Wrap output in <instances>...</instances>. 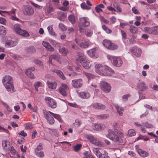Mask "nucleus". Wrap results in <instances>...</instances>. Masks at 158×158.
Instances as JSON below:
<instances>
[{
	"label": "nucleus",
	"instance_id": "1",
	"mask_svg": "<svg viewBox=\"0 0 158 158\" xmlns=\"http://www.w3.org/2000/svg\"><path fill=\"white\" fill-rule=\"evenodd\" d=\"M96 72L102 76H110L114 71L109 67L101 64H96L95 66Z\"/></svg>",
	"mask_w": 158,
	"mask_h": 158
},
{
	"label": "nucleus",
	"instance_id": "2",
	"mask_svg": "<svg viewBox=\"0 0 158 158\" xmlns=\"http://www.w3.org/2000/svg\"><path fill=\"white\" fill-rule=\"evenodd\" d=\"M3 84L8 91L13 92L14 87L12 84V78L9 76L4 77L2 80Z\"/></svg>",
	"mask_w": 158,
	"mask_h": 158
},
{
	"label": "nucleus",
	"instance_id": "3",
	"mask_svg": "<svg viewBox=\"0 0 158 158\" xmlns=\"http://www.w3.org/2000/svg\"><path fill=\"white\" fill-rule=\"evenodd\" d=\"M108 59L110 60L113 65L117 67H119L122 65L123 62L119 57L114 56L110 55L107 56Z\"/></svg>",
	"mask_w": 158,
	"mask_h": 158
},
{
	"label": "nucleus",
	"instance_id": "4",
	"mask_svg": "<svg viewBox=\"0 0 158 158\" xmlns=\"http://www.w3.org/2000/svg\"><path fill=\"white\" fill-rule=\"evenodd\" d=\"M115 133H116V134H115L114 135V136H113L111 140L118 144L123 143L124 134L120 131H118Z\"/></svg>",
	"mask_w": 158,
	"mask_h": 158
},
{
	"label": "nucleus",
	"instance_id": "5",
	"mask_svg": "<svg viewBox=\"0 0 158 158\" xmlns=\"http://www.w3.org/2000/svg\"><path fill=\"white\" fill-rule=\"evenodd\" d=\"M44 116L48 122L50 124H53L55 122L54 119L51 115L53 116V113L49 111L44 110Z\"/></svg>",
	"mask_w": 158,
	"mask_h": 158
},
{
	"label": "nucleus",
	"instance_id": "6",
	"mask_svg": "<svg viewBox=\"0 0 158 158\" xmlns=\"http://www.w3.org/2000/svg\"><path fill=\"white\" fill-rule=\"evenodd\" d=\"M44 100L48 106L53 109L55 108L56 107L57 103L53 99L50 97H46L44 98Z\"/></svg>",
	"mask_w": 158,
	"mask_h": 158
},
{
	"label": "nucleus",
	"instance_id": "7",
	"mask_svg": "<svg viewBox=\"0 0 158 158\" xmlns=\"http://www.w3.org/2000/svg\"><path fill=\"white\" fill-rule=\"evenodd\" d=\"M103 45L108 49L110 50H114L118 48L117 45L112 43L110 41L108 40H104L103 43Z\"/></svg>",
	"mask_w": 158,
	"mask_h": 158
},
{
	"label": "nucleus",
	"instance_id": "8",
	"mask_svg": "<svg viewBox=\"0 0 158 158\" xmlns=\"http://www.w3.org/2000/svg\"><path fill=\"white\" fill-rule=\"evenodd\" d=\"M23 13L24 15H31L34 14L33 9L30 6L25 5L23 6L22 8Z\"/></svg>",
	"mask_w": 158,
	"mask_h": 158
},
{
	"label": "nucleus",
	"instance_id": "9",
	"mask_svg": "<svg viewBox=\"0 0 158 158\" xmlns=\"http://www.w3.org/2000/svg\"><path fill=\"white\" fill-rule=\"evenodd\" d=\"M100 87L103 91L106 93H108L111 90L110 85L105 81H102L101 82Z\"/></svg>",
	"mask_w": 158,
	"mask_h": 158
},
{
	"label": "nucleus",
	"instance_id": "10",
	"mask_svg": "<svg viewBox=\"0 0 158 158\" xmlns=\"http://www.w3.org/2000/svg\"><path fill=\"white\" fill-rule=\"evenodd\" d=\"M130 51L132 54L137 57L140 56L142 53L141 49L136 47H131Z\"/></svg>",
	"mask_w": 158,
	"mask_h": 158
},
{
	"label": "nucleus",
	"instance_id": "11",
	"mask_svg": "<svg viewBox=\"0 0 158 158\" xmlns=\"http://www.w3.org/2000/svg\"><path fill=\"white\" fill-rule=\"evenodd\" d=\"M72 86L75 88H79L83 85V82L81 79L73 80L72 81Z\"/></svg>",
	"mask_w": 158,
	"mask_h": 158
},
{
	"label": "nucleus",
	"instance_id": "12",
	"mask_svg": "<svg viewBox=\"0 0 158 158\" xmlns=\"http://www.w3.org/2000/svg\"><path fill=\"white\" fill-rule=\"evenodd\" d=\"M17 42L16 41L11 40H7L5 42V46L7 48L12 47L16 46Z\"/></svg>",
	"mask_w": 158,
	"mask_h": 158
},
{
	"label": "nucleus",
	"instance_id": "13",
	"mask_svg": "<svg viewBox=\"0 0 158 158\" xmlns=\"http://www.w3.org/2000/svg\"><path fill=\"white\" fill-rule=\"evenodd\" d=\"M137 87L139 89L138 93L139 94L147 89V85L143 82H140L138 84Z\"/></svg>",
	"mask_w": 158,
	"mask_h": 158
},
{
	"label": "nucleus",
	"instance_id": "14",
	"mask_svg": "<svg viewBox=\"0 0 158 158\" xmlns=\"http://www.w3.org/2000/svg\"><path fill=\"white\" fill-rule=\"evenodd\" d=\"M68 87L65 84H62V86L59 89V91L60 93L64 96H66L67 95L65 90L68 89Z\"/></svg>",
	"mask_w": 158,
	"mask_h": 158
},
{
	"label": "nucleus",
	"instance_id": "15",
	"mask_svg": "<svg viewBox=\"0 0 158 158\" xmlns=\"http://www.w3.org/2000/svg\"><path fill=\"white\" fill-rule=\"evenodd\" d=\"M88 17H83L80 19V23L82 26L87 27L89 25V22Z\"/></svg>",
	"mask_w": 158,
	"mask_h": 158
},
{
	"label": "nucleus",
	"instance_id": "16",
	"mask_svg": "<svg viewBox=\"0 0 158 158\" xmlns=\"http://www.w3.org/2000/svg\"><path fill=\"white\" fill-rule=\"evenodd\" d=\"M91 106L96 109L103 110L106 109L105 106L100 103H95L92 104Z\"/></svg>",
	"mask_w": 158,
	"mask_h": 158
},
{
	"label": "nucleus",
	"instance_id": "17",
	"mask_svg": "<svg viewBox=\"0 0 158 158\" xmlns=\"http://www.w3.org/2000/svg\"><path fill=\"white\" fill-rule=\"evenodd\" d=\"M79 96L81 98L87 99L90 96V94L87 92H81L78 93Z\"/></svg>",
	"mask_w": 158,
	"mask_h": 158
},
{
	"label": "nucleus",
	"instance_id": "18",
	"mask_svg": "<svg viewBox=\"0 0 158 158\" xmlns=\"http://www.w3.org/2000/svg\"><path fill=\"white\" fill-rule=\"evenodd\" d=\"M42 44L48 51L50 52H53L54 51V48L49 43L43 41Z\"/></svg>",
	"mask_w": 158,
	"mask_h": 158
},
{
	"label": "nucleus",
	"instance_id": "19",
	"mask_svg": "<svg viewBox=\"0 0 158 158\" xmlns=\"http://www.w3.org/2000/svg\"><path fill=\"white\" fill-rule=\"evenodd\" d=\"M90 43L89 41H83L81 42L79 46L83 48H87L89 47Z\"/></svg>",
	"mask_w": 158,
	"mask_h": 158
},
{
	"label": "nucleus",
	"instance_id": "20",
	"mask_svg": "<svg viewBox=\"0 0 158 158\" xmlns=\"http://www.w3.org/2000/svg\"><path fill=\"white\" fill-rule=\"evenodd\" d=\"M2 146L4 149L6 151L10 150V147L9 145V142L6 140H3L2 142Z\"/></svg>",
	"mask_w": 158,
	"mask_h": 158
},
{
	"label": "nucleus",
	"instance_id": "21",
	"mask_svg": "<svg viewBox=\"0 0 158 158\" xmlns=\"http://www.w3.org/2000/svg\"><path fill=\"white\" fill-rule=\"evenodd\" d=\"M59 51L60 54L64 56H66L69 53L68 49L64 47L59 48Z\"/></svg>",
	"mask_w": 158,
	"mask_h": 158
},
{
	"label": "nucleus",
	"instance_id": "22",
	"mask_svg": "<svg viewBox=\"0 0 158 158\" xmlns=\"http://www.w3.org/2000/svg\"><path fill=\"white\" fill-rule=\"evenodd\" d=\"M52 72L56 73L63 80H65V77L64 74L60 70L58 69H54L52 70Z\"/></svg>",
	"mask_w": 158,
	"mask_h": 158
},
{
	"label": "nucleus",
	"instance_id": "23",
	"mask_svg": "<svg viewBox=\"0 0 158 158\" xmlns=\"http://www.w3.org/2000/svg\"><path fill=\"white\" fill-rule=\"evenodd\" d=\"M114 106L117 110V112L119 114V115L120 116H122L123 115V111H124V109L122 107L119 106L118 104H115Z\"/></svg>",
	"mask_w": 158,
	"mask_h": 158
},
{
	"label": "nucleus",
	"instance_id": "24",
	"mask_svg": "<svg viewBox=\"0 0 158 158\" xmlns=\"http://www.w3.org/2000/svg\"><path fill=\"white\" fill-rule=\"evenodd\" d=\"M95 48H94L91 50L87 51V53L88 55L91 57L96 58Z\"/></svg>",
	"mask_w": 158,
	"mask_h": 158
},
{
	"label": "nucleus",
	"instance_id": "25",
	"mask_svg": "<svg viewBox=\"0 0 158 158\" xmlns=\"http://www.w3.org/2000/svg\"><path fill=\"white\" fill-rule=\"evenodd\" d=\"M137 152L138 154L142 157H146L148 155V153L141 149H138Z\"/></svg>",
	"mask_w": 158,
	"mask_h": 158
},
{
	"label": "nucleus",
	"instance_id": "26",
	"mask_svg": "<svg viewBox=\"0 0 158 158\" xmlns=\"http://www.w3.org/2000/svg\"><path fill=\"white\" fill-rule=\"evenodd\" d=\"M47 84L48 87L51 89H55L56 87L57 84L55 82H52L48 81Z\"/></svg>",
	"mask_w": 158,
	"mask_h": 158
},
{
	"label": "nucleus",
	"instance_id": "27",
	"mask_svg": "<svg viewBox=\"0 0 158 158\" xmlns=\"http://www.w3.org/2000/svg\"><path fill=\"white\" fill-rule=\"evenodd\" d=\"M13 30L16 33L20 35V24L19 23L15 24L13 27Z\"/></svg>",
	"mask_w": 158,
	"mask_h": 158
},
{
	"label": "nucleus",
	"instance_id": "28",
	"mask_svg": "<svg viewBox=\"0 0 158 158\" xmlns=\"http://www.w3.org/2000/svg\"><path fill=\"white\" fill-rule=\"evenodd\" d=\"M108 133L106 136L107 137L112 140L114 135H115V134L114 132L111 129H109L108 131Z\"/></svg>",
	"mask_w": 158,
	"mask_h": 158
},
{
	"label": "nucleus",
	"instance_id": "29",
	"mask_svg": "<svg viewBox=\"0 0 158 158\" xmlns=\"http://www.w3.org/2000/svg\"><path fill=\"white\" fill-rule=\"evenodd\" d=\"M25 73L27 76L31 79H34L35 78V77L34 76L33 73H31L29 70H26L25 71Z\"/></svg>",
	"mask_w": 158,
	"mask_h": 158
},
{
	"label": "nucleus",
	"instance_id": "30",
	"mask_svg": "<svg viewBox=\"0 0 158 158\" xmlns=\"http://www.w3.org/2000/svg\"><path fill=\"white\" fill-rule=\"evenodd\" d=\"M89 61L86 59L84 62L82 64L83 67L86 69H89L90 67V65L89 64Z\"/></svg>",
	"mask_w": 158,
	"mask_h": 158
},
{
	"label": "nucleus",
	"instance_id": "31",
	"mask_svg": "<svg viewBox=\"0 0 158 158\" xmlns=\"http://www.w3.org/2000/svg\"><path fill=\"white\" fill-rule=\"evenodd\" d=\"M91 143L94 144L95 145L98 146H101L102 145V143L101 142L99 141L95 138H94L93 140H91Z\"/></svg>",
	"mask_w": 158,
	"mask_h": 158
},
{
	"label": "nucleus",
	"instance_id": "32",
	"mask_svg": "<svg viewBox=\"0 0 158 158\" xmlns=\"http://www.w3.org/2000/svg\"><path fill=\"white\" fill-rule=\"evenodd\" d=\"M129 30L130 32L132 33H136L138 32V28L132 25L130 26Z\"/></svg>",
	"mask_w": 158,
	"mask_h": 158
},
{
	"label": "nucleus",
	"instance_id": "33",
	"mask_svg": "<svg viewBox=\"0 0 158 158\" xmlns=\"http://www.w3.org/2000/svg\"><path fill=\"white\" fill-rule=\"evenodd\" d=\"M57 19L61 21H63L64 19L66 17V14L63 12H60L58 13Z\"/></svg>",
	"mask_w": 158,
	"mask_h": 158
},
{
	"label": "nucleus",
	"instance_id": "34",
	"mask_svg": "<svg viewBox=\"0 0 158 158\" xmlns=\"http://www.w3.org/2000/svg\"><path fill=\"white\" fill-rule=\"evenodd\" d=\"M113 5L114 7L116 10V12H118L119 13H121L122 12V9L118 3L114 2V3Z\"/></svg>",
	"mask_w": 158,
	"mask_h": 158
},
{
	"label": "nucleus",
	"instance_id": "35",
	"mask_svg": "<svg viewBox=\"0 0 158 158\" xmlns=\"http://www.w3.org/2000/svg\"><path fill=\"white\" fill-rule=\"evenodd\" d=\"M100 149V148H94L93 150V151L94 153L99 158L102 154L99 151V150Z\"/></svg>",
	"mask_w": 158,
	"mask_h": 158
},
{
	"label": "nucleus",
	"instance_id": "36",
	"mask_svg": "<svg viewBox=\"0 0 158 158\" xmlns=\"http://www.w3.org/2000/svg\"><path fill=\"white\" fill-rule=\"evenodd\" d=\"M47 28L50 34L55 36H56V35L55 33L52 26H48Z\"/></svg>",
	"mask_w": 158,
	"mask_h": 158
},
{
	"label": "nucleus",
	"instance_id": "37",
	"mask_svg": "<svg viewBox=\"0 0 158 158\" xmlns=\"http://www.w3.org/2000/svg\"><path fill=\"white\" fill-rule=\"evenodd\" d=\"M109 117V115L107 114H102L97 115L96 116L97 118L98 119H103L107 118Z\"/></svg>",
	"mask_w": 158,
	"mask_h": 158
},
{
	"label": "nucleus",
	"instance_id": "38",
	"mask_svg": "<svg viewBox=\"0 0 158 158\" xmlns=\"http://www.w3.org/2000/svg\"><path fill=\"white\" fill-rule=\"evenodd\" d=\"M144 32L152 34V27H145L144 28Z\"/></svg>",
	"mask_w": 158,
	"mask_h": 158
},
{
	"label": "nucleus",
	"instance_id": "39",
	"mask_svg": "<svg viewBox=\"0 0 158 158\" xmlns=\"http://www.w3.org/2000/svg\"><path fill=\"white\" fill-rule=\"evenodd\" d=\"M136 135L135 131L133 129H131L128 131V135L129 136H134Z\"/></svg>",
	"mask_w": 158,
	"mask_h": 158
},
{
	"label": "nucleus",
	"instance_id": "40",
	"mask_svg": "<svg viewBox=\"0 0 158 158\" xmlns=\"http://www.w3.org/2000/svg\"><path fill=\"white\" fill-rule=\"evenodd\" d=\"M20 35L23 36L27 37L29 35V34L27 31L22 30L20 28Z\"/></svg>",
	"mask_w": 158,
	"mask_h": 158
},
{
	"label": "nucleus",
	"instance_id": "41",
	"mask_svg": "<svg viewBox=\"0 0 158 158\" xmlns=\"http://www.w3.org/2000/svg\"><path fill=\"white\" fill-rule=\"evenodd\" d=\"M27 52L31 53H33L35 52L36 50L34 47L31 46L28 48Z\"/></svg>",
	"mask_w": 158,
	"mask_h": 158
},
{
	"label": "nucleus",
	"instance_id": "42",
	"mask_svg": "<svg viewBox=\"0 0 158 158\" xmlns=\"http://www.w3.org/2000/svg\"><path fill=\"white\" fill-rule=\"evenodd\" d=\"M69 20L73 24L75 21V17L73 15H70L68 17Z\"/></svg>",
	"mask_w": 158,
	"mask_h": 158
},
{
	"label": "nucleus",
	"instance_id": "43",
	"mask_svg": "<svg viewBox=\"0 0 158 158\" xmlns=\"http://www.w3.org/2000/svg\"><path fill=\"white\" fill-rule=\"evenodd\" d=\"M6 33L5 27L2 26H0V35H5Z\"/></svg>",
	"mask_w": 158,
	"mask_h": 158
},
{
	"label": "nucleus",
	"instance_id": "44",
	"mask_svg": "<svg viewBox=\"0 0 158 158\" xmlns=\"http://www.w3.org/2000/svg\"><path fill=\"white\" fill-rule=\"evenodd\" d=\"M84 74L89 80L94 78V76L90 73L85 72Z\"/></svg>",
	"mask_w": 158,
	"mask_h": 158
},
{
	"label": "nucleus",
	"instance_id": "45",
	"mask_svg": "<svg viewBox=\"0 0 158 158\" xmlns=\"http://www.w3.org/2000/svg\"><path fill=\"white\" fill-rule=\"evenodd\" d=\"M25 128L26 129H31L33 127V125L31 123H27L25 124Z\"/></svg>",
	"mask_w": 158,
	"mask_h": 158
},
{
	"label": "nucleus",
	"instance_id": "46",
	"mask_svg": "<svg viewBox=\"0 0 158 158\" xmlns=\"http://www.w3.org/2000/svg\"><path fill=\"white\" fill-rule=\"evenodd\" d=\"M94 129L97 131L102 130L103 128V126H101L100 124H96L94 125Z\"/></svg>",
	"mask_w": 158,
	"mask_h": 158
},
{
	"label": "nucleus",
	"instance_id": "47",
	"mask_svg": "<svg viewBox=\"0 0 158 158\" xmlns=\"http://www.w3.org/2000/svg\"><path fill=\"white\" fill-rule=\"evenodd\" d=\"M142 126L146 127L147 128H151L153 127V126L151 124L149 123L148 122L142 123Z\"/></svg>",
	"mask_w": 158,
	"mask_h": 158
},
{
	"label": "nucleus",
	"instance_id": "48",
	"mask_svg": "<svg viewBox=\"0 0 158 158\" xmlns=\"http://www.w3.org/2000/svg\"><path fill=\"white\" fill-rule=\"evenodd\" d=\"M86 59L84 55L79 56L78 58V60L81 64L83 63V62H84Z\"/></svg>",
	"mask_w": 158,
	"mask_h": 158
},
{
	"label": "nucleus",
	"instance_id": "49",
	"mask_svg": "<svg viewBox=\"0 0 158 158\" xmlns=\"http://www.w3.org/2000/svg\"><path fill=\"white\" fill-rule=\"evenodd\" d=\"M102 28L107 33L110 34L112 32L111 30L109 28L105 25H103L102 26Z\"/></svg>",
	"mask_w": 158,
	"mask_h": 158
},
{
	"label": "nucleus",
	"instance_id": "50",
	"mask_svg": "<svg viewBox=\"0 0 158 158\" xmlns=\"http://www.w3.org/2000/svg\"><path fill=\"white\" fill-rule=\"evenodd\" d=\"M34 63L40 66H42L43 65V63L42 61L39 60H35L33 61Z\"/></svg>",
	"mask_w": 158,
	"mask_h": 158
},
{
	"label": "nucleus",
	"instance_id": "51",
	"mask_svg": "<svg viewBox=\"0 0 158 158\" xmlns=\"http://www.w3.org/2000/svg\"><path fill=\"white\" fill-rule=\"evenodd\" d=\"M158 34V26L152 27V34L156 35Z\"/></svg>",
	"mask_w": 158,
	"mask_h": 158
},
{
	"label": "nucleus",
	"instance_id": "52",
	"mask_svg": "<svg viewBox=\"0 0 158 158\" xmlns=\"http://www.w3.org/2000/svg\"><path fill=\"white\" fill-rule=\"evenodd\" d=\"M51 43L52 44L55 46H56L57 47H60L61 46V44L60 43L57 42L56 41L54 40H52L51 41Z\"/></svg>",
	"mask_w": 158,
	"mask_h": 158
},
{
	"label": "nucleus",
	"instance_id": "53",
	"mask_svg": "<svg viewBox=\"0 0 158 158\" xmlns=\"http://www.w3.org/2000/svg\"><path fill=\"white\" fill-rule=\"evenodd\" d=\"M81 146V144H77L76 146H74L73 149L75 152H77L80 149Z\"/></svg>",
	"mask_w": 158,
	"mask_h": 158
},
{
	"label": "nucleus",
	"instance_id": "54",
	"mask_svg": "<svg viewBox=\"0 0 158 158\" xmlns=\"http://www.w3.org/2000/svg\"><path fill=\"white\" fill-rule=\"evenodd\" d=\"M93 31L89 29L86 31L85 32L86 35L88 37H90L93 35Z\"/></svg>",
	"mask_w": 158,
	"mask_h": 158
},
{
	"label": "nucleus",
	"instance_id": "55",
	"mask_svg": "<svg viewBox=\"0 0 158 158\" xmlns=\"http://www.w3.org/2000/svg\"><path fill=\"white\" fill-rule=\"evenodd\" d=\"M53 116L55 118L57 119L60 122H62V119L60 116L59 114L53 113Z\"/></svg>",
	"mask_w": 158,
	"mask_h": 158
},
{
	"label": "nucleus",
	"instance_id": "56",
	"mask_svg": "<svg viewBox=\"0 0 158 158\" xmlns=\"http://www.w3.org/2000/svg\"><path fill=\"white\" fill-rule=\"evenodd\" d=\"M81 7L83 9L89 10L90 8L88 6L85 2L82 3L81 5Z\"/></svg>",
	"mask_w": 158,
	"mask_h": 158
},
{
	"label": "nucleus",
	"instance_id": "57",
	"mask_svg": "<svg viewBox=\"0 0 158 158\" xmlns=\"http://www.w3.org/2000/svg\"><path fill=\"white\" fill-rule=\"evenodd\" d=\"M42 84L41 82L39 81L35 82L34 84V87H42Z\"/></svg>",
	"mask_w": 158,
	"mask_h": 158
},
{
	"label": "nucleus",
	"instance_id": "58",
	"mask_svg": "<svg viewBox=\"0 0 158 158\" xmlns=\"http://www.w3.org/2000/svg\"><path fill=\"white\" fill-rule=\"evenodd\" d=\"M35 153L37 156L39 157L43 158L44 156V154L43 151L40 152H35Z\"/></svg>",
	"mask_w": 158,
	"mask_h": 158
},
{
	"label": "nucleus",
	"instance_id": "59",
	"mask_svg": "<svg viewBox=\"0 0 158 158\" xmlns=\"http://www.w3.org/2000/svg\"><path fill=\"white\" fill-rule=\"evenodd\" d=\"M113 126L115 132L118 131L117 129L118 127V123H114L113 124Z\"/></svg>",
	"mask_w": 158,
	"mask_h": 158
},
{
	"label": "nucleus",
	"instance_id": "60",
	"mask_svg": "<svg viewBox=\"0 0 158 158\" xmlns=\"http://www.w3.org/2000/svg\"><path fill=\"white\" fill-rule=\"evenodd\" d=\"M41 144V143H40L39 145L37 146L35 150V152H38L43 149V147Z\"/></svg>",
	"mask_w": 158,
	"mask_h": 158
},
{
	"label": "nucleus",
	"instance_id": "61",
	"mask_svg": "<svg viewBox=\"0 0 158 158\" xmlns=\"http://www.w3.org/2000/svg\"><path fill=\"white\" fill-rule=\"evenodd\" d=\"M59 27L62 30H66V28L65 25L61 23H60L59 24Z\"/></svg>",
	"mask_w": 158,
	"mask_h": 158
},
{
	"label": "nucleus",
	"instance_id": "62",
	"mask_svg": "<svg viewBox=\"0 0 158 158\" xmlns=\"http://www.w3.org/2000/svg\"><path fill=\"white\" fill-rule=\"evenodd\" d=\"M10 152L13 155H15L17 153H16V151L14 149L13 147H11L10 148Z\"/></svg>",
	"mask_w": 158,
	"mask_h": 158
},
{
	"label": "nucleus",
	"instance_id": "63",
	"mask_svg": "<svg viewBox=\"0 0 158 158\" xmlns=\"http://www.w3.org/2000/svg\"><path fill=\"white\" fill-rule=\"evenodd\" d=\"M20 149L21 152H25L27 150V147L26 146H23V145H22L20 146Z\"/></svg>",
	"mask_w": 158,
	"mask_h": 158
},
{
	"label": "nucleus",
	"instance_id": "64",
	"mask_svg": "<svg viewBox=\"0 0 158 158\" xmlns=\"http://www.w3.org/2000/svg\"><path fill=\"white\" fill-rule=\"evenodd\" d=\"M130 94L124 95L122 97V98L123 100V101H127L128 100V98L130 97Z\"/></svg>",
	"mask_w": 158,
	"mask_h": 158
}]
</instances>
